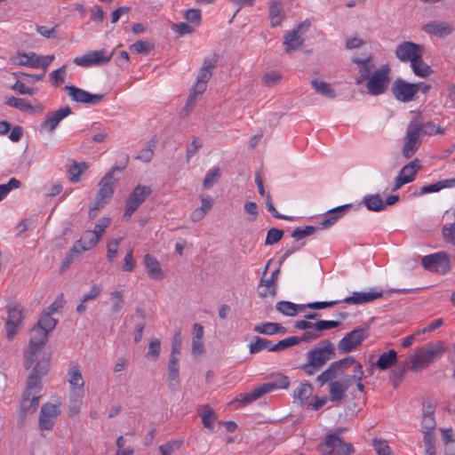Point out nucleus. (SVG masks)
Segmentation results:
<instances>
[{"instance_id": "774afa93", "label": "nucleus", "mask_w": 455, "mask_h": 455, "mask_svg": "<svg viewBox=\"0 0 455 455\" xmlns=\"http://www.w3.org/2000/svg\"><path fill=\"white\" fill-rule=\"evenodd\" d=\"M12 89L20 94L22 95H30L33 96L36 94L37 91L34 87H28L24 83L20 81H16L15 84L12 86Z\"/></svg>"}, {"instance_id": "2eb2a0df", "label": "nucleus", "mask_w": 455, "mask_h": 455, "mask_svg": "<svg viewBox=\"0 0 455 455\" xmlns=\"http://www.w3.org/2000/svg\"><path fill=\"white\" fill-rule=\"evenodd\" d=\"M151 194V188L147 186L138 185L129 196L124 218L128 220L133 214V212L140 207V205L146 200V198Z\"/></svg>"}, {"instance_id": "13d9d810", "label": "nucleus", "mask_w": 455, "mask_h": 455, "mask_svg": "<svg viewBox=\"0 0 455 455\" xmlns=\"http://www.w3.org/2000/svg\"><path fill=\"white\" fill-rule=\"evenodd\" d=\"M153 48L154 45L148 41H137L130 45V51L135 53H148Z\"/></svg>"}, {"instance_id": "37998d69", "label": "nucleus", "mask_w": 455, "mask_h": 455, "mask_svg": "<svg viewBox=\"0 0 455 455\" xmlns=\"http://www.w3.org/2000/svg\"><path fill=\"white\" fill-rule=\"evenodd\" d=\"M216 67V60L213 59H205L199 70L197 79L199 81L208 83L212 75V70Z\"/></svg>"}, {"instance_id": "f03ea898", "label": "nucleus", "mask_w": 455, "mask_h": 455, "mask_svg": "<svg viewBox=\"0 0 455 455\" xmlns=\"http://www.w3.org/2000/svg\"><path fill=\"white\" fill-rule=\"evenodd\" d=\"M50 360V355L39 360L28 378L27 387L20 405L25 413L34 412L38 407L42 389L41 379L48 372Z\"/></svg>"}, {"instance_id": "6e6552de", "label": "nucleus", "mask_w": 455, "mask_h": 455, "mask_svg": "<svg viewBox=\"0 0 455 455\" xmlns=\"http://www.w3.org/2000/svg\"><path fill=\"white\" fill-rule=\"evenodd\" d=\"M404 135V144L402 149L403 156L409 159L419 148L422 142L421 113L413 112Z\"/></svg>"}, {"instance_id": "4d7b16f0", "label": "nucleus", "mask_w": 455, "mask_h": 455, "mask_svg": "<svg viewBox=\"0 0 455 455\" xmlns=\"http://www.w3.org/2000/svg\"><path fill=\"white\" fill-rule=\"evenodd\" d=\"M372 445L378 455H393L392 451L386 440L374 439Z\"/></svg>"}, {"instance_id": "dca6fc26", "label": "nucleus", "mask_w": 455, "mask_h": 455, "mask_svg": "<svg viewBox=\"0 0 455 455\" xmlns=\"http://www.w3.org/2000/svg\"><path fill=\"white\" fill-rule=\"evenodd\" d=\"M425 53V47L410 41H404L399 44L395 50V57L402 62H409L410 64L415 60L419 54Z\"/></svg>"}, {"instance_id": "0e129e2a", "label": "nucleus", "mask_w": 455, "mask_h": 455, "mask_svg": "<svg viewBox=\"0 0 455 455\" xmlns=\"http://www.w3.org/2000/svg\"><path fill=\"white\" fill-rule=\"evenodd\" d=\"M283 235V231L279 228H273L267 231L265 243L266 244H274L279 242Z\"/></svg>"}, {"instance_id": "c85d7f7f", "label": "nucleus", "mask_w": 455, "mask_h": 455, "mask_svg": "<svg viewBox=\"0 0 455 455\" xmlns=\"http://www.w3.org/2000/svg\"><path fill=\"white\" fill-rule=\"evenodd\" d=\"M98 242L99 240L91 231H86L82 237L73 244V251L81 254L84 251L92 249Z\"/></svg>"}, {"instance_id": "6ab92c4d", "label": "nucleus", "mask_w": 455, "mask_h": 455, "mask_svg": "<svg viewBox=\"0 0 455 455\" xmlns=\"http://www.w3.org/2000/svg\"><path fill=\"white\" fill-rule=\"evenodd\" d=\"M366 337L364 329H355L340 339L338 345L339 350L341 353H349L357 348Z\"/></svg>"}, {"instance_id": "72a5a7b5", "label": "nucleus", "mask_w": 455, "mask_h": 455, "mask_svg": "<svg viewBox=\"0 0 455 455\" xmlns=\"http://www.w3.org/2000/svg\"><path fill=\"white\" fill-rule=\"evenodd\" d=\"M5 103L12 108H15L20 111H31V112H41L42 108L40 106L35 108L31 105V103L26 99L16 98L13 96L6 98Z\"/></svg>"}, {"instance_id": "5701e85b", "label": "nucleus", "mask_w": 455, "mask_h": 455, "mask_svg": "<svg viewBox=\"0 0 455 455\" xmlns=\"http://www.w3.org/2000/svg\"><path fill=\"white\" fill-rule=\"evenodd\" d=\"M60 413L59 405L47 403L41 408L39 416V427L44 430H50L53 427L57 417Z\"/></svg>"}, {"instance_id": "69168bd1", "label": "nucleus", "mask_w": 455, "mask_h": 455, "mask_svg": "<svg viewBox=\"0 0 455 455\" xmlns=\"http://www.w3.org/2000/svg\"><path fill=\"white\" fill-rule=\"evenodd\" d=\"M339 325V321L332 320H320L314 323L315 330L318 331L321 334L323 331L336 328Z\"/></svg>"}, {"instance_id": "680f3d73", "label": "nucleus", "mask_w": 455, "mask_h": 455, "mask_svg": "<svg viewBox=\"0 0 455 455\" xmlns=\"http://www.w3.org/2000/svg\"><path fill=\"white\" fill-rule=\"evenodd\" d=\"M315 230H316V228L313 227V226H305L303 228H297L292 231L291 236L293 238H295L296 240H300L303 237L313 235Z\"/></svg>"}, {"instance_id": "bf43d9fd", "label": "nucleus", "mask_w": 455, "mask_h": 455, "mask_svg": "<svg viewBox=\"0 0 455 455\" xmlns=\"http://www.w3.org/2000/svg\"><path fill=\"white\" fill-rule=\"evenodd\" d=\"M182 445L181 440H172L159 447L162 455H172V453L179 450Z\"/></svg>"}, {"instance_id": "bb28decb", "label": "nucleus", "mask_w": 455, "mask_h": 455, "mask_svg": "<svg viewBox=\"0 0 455 455\" xmlns=\"http://www.w3.org/2000/svg\"><path fill=\"white\" fill-rule=\"evenodd\" d=\"M382 296V291L372 289L370 291H355L351 296L344 299L343 301L347 304H363L373 301Z\"/></svg>"}, {"instance_id": "0eeeda50", "label": "nucleus", "mask_w": 455, "mask_h": 455, "mask_svg": "<svg viewBox=\"0 0 455 455\" xmlns=\"http://www.w3.org/2000/svg\"><path fill=\"white\" fill-rule=\"evenodd\" d=\"M446 351V347L441 341L429 343L417 349L411 356L406 368L419 371L427 368L435 360L440 358Z\"/></svg>"}, {"instance_id": "c756f323", "label": "nucleus", "mask_w": 455, "mask_h": 455, "mask_svg": "<svg viewBox=\"0 0 455 455\" xmlns=\"http://www.w3.org/2000/svg\"><path fill=\"white\" fill-rule=\"evenodd\" d=\"M197 414L201 418L204 427L212 432L217 419V414L214 410L208 404H204L197 409Z\"/></svg>"}, {"instance_id": "8fccbe9b", "label": "nucleus", "mask_w": 455, "mask_h": 455, "mask_svg": "<svg viewBox=\"0 0 455 455\" xmlns=\"http://www.w3.org/2000/svg\"><path fill=\"white\" fill-rule=\"evenodd\" d=\"M122 240L123 239L120 237V238L109 239L108 241L106 257L109 262H113L114 259L116 258L118 248H119V245H120Z\"/></svg>"}, {"instance_id": "e433bc0d", "label": "nucleus", "mask_w": 455, "mask_h": 455, "mask_svg": "<svg viewBox=\"0 0 455 455\" xmlns=\"http://www.w3.org/2000/svg\"><path fill=\"white\" fill-rule=\"evenodd\" d=\"M254 331L265 334L275 335L277 333H284L285 328L277 323H260L254 326Z\"/></svg>"}, {"instance_id": "f257e3e1", "label": "nucleus", "mask_w": 455, "mask_h": 455, "mask_svg": "<svg viewBox=\"0 0 455 455\" xmlns=\"http://www.w3.org/2000/svg\"><path fill=\"white\" fill-rule=\"evenodd\" d=\"M365 379L361 363L353 356H347L335 361L316 378L318 384L323 387L327 384L329 400L339 403L345 400L346 394L352 385H355L360 393H364L363 380Z\"/></svg>"}, {"instance_id": "338daca9", "label": "nucleus", "mask_w": 455, "mask_h": 455, "mask_svg": "<svg viewBox=\"0 0 455 455\" xmlns=\"http://www.w3.org/2000/svg\"><path fill=\"white\" fill-rule=\"evenodd\" d=\"M109 224H110V219L103 218V219L100 220L99 223H97L95 225L94 229L92 231H91V232L100 241V239L104 235V233L106 231V228L109 226Z\"/></svg>"}, {"instance_id": "a19ab883", "label": "nucleus", "mask_w": 455, "mask_h": 455, "mask_svg": "<svg viewBox=\"0 0 455 455\" xmlns=\"http://www.w3.org/2000/svg\"><path fill=\"white\" fill-rule=\"evenodd\" d=\"M88 169V164L84 162L77 163L73 161L68 166V172L69 180L76 183L80 180V176Z\"/></svg>"}, {"instance_id": "20e7f679", "label": "nucleus", "mask_w": 455, "mask_h": 455, "mask_svg": "<svg viewBox=\"0 0 455 455\" xmlns=\"http://www.w3.org/2000/svg\"><path fill=\"white\" fill-rule=\"evenodd\" d=\"M273 381L263 383L255 387L250 393H242L230 402L231 404H238V407L246 406L252 402L259 399L265 394L270 393L276 389H286L290 386L289 378L283 373L273 375Z\"/></svg>"}, {"instance_id": "2f4dec72", "label": "nucleus", "mask_w": 455, "mask_h": 455, "mask_svg": "<svg viewBox=\"0 0 455 455\" xmlns=\"http://www.w3.org/2000/svg\"><path fill=\"white\" fill-rule=\"evenodd\" d=\"M168 381L169 387L172 390H176L180 386V375H179V359L178 356L170 358L168 365Z\"/></svg>"}, {"instance_id": "6e6d98bb", "label": "nucleus", "mask_w": 455, "mask_h": 455, "mask_svg": "<svg viewBox=\"0 0 455 455\" xmlns=\"http://www.w3.org/2000/svg\"><path fill=\"white\" fill-rule=\"evenodd\" d=\"M161 350V342L158 339H152L150 340L148 349L147 352V357L149 360L156 361L159 355Z\"/></svg>"}, {"instance_id": "1a4fd4ad", "label": "nucleus", "mask_w": 455, "mask_h": 455, "mask_svg": "<svg viewBox=\"0 0 455 455\" xmlns=\"http://www.w3.org/2000/svg\"><path fill=\"white\" fill-rule=\"evenodd\" d=\"M114 186L115 179L113 173L110 172L107 173L99 183V191L89 212L92 219L96 216L97 211L103 208L110 201L114 194Z\"/></svg>"}, {"instance_id": "aec40b11", "label": "nucleus", "mask_w": 455, "mask_h": 455, "mask_svg": "<svg viewBox=\"0 0 455 455\" xmlns=\"http://www.w3.org/2000/svg\"><path fill=\"white\" fill-rule=\"evenodd\" d=\"M420 169V161L417 158L404 165L395 180V186L392 188V191H395L401 188L403 185L413 181L417 172Z\"/></svg>"}, {"instance_id": "052dcab7", "label": "nucleus", "mask_w": 455, "mask_h": 455, "mask_svg": "<svg viewBox=\"0 0 455 455\" xmlns=\"http://www.w3.org/2000/svg\"><path fill=\"white\" fill-rule=\"evenodd\" d=\"M282 79V75L278 71H270L266 73L262 78V84L265 86L271 87L277 84Z\"/></svg>"}, {"instance_id": "a18cd8bd", "label": "nucleus", "mask_w": 455, "mask_h": 455, "mask_svg": "<svg viewBox=\"0 0 455 455\" xmlns=\"http://www.w3.org/2000/svg\"><path fill=\"white\" fill-rule=\"evenodd\" d=\"M311 84L317 93L329 99L335 97L334 90L331 88L330 84L318 79H315L311 82Z\"/></svg>"}, {"instance_id": "603ef678", "label": "nucleus", "mask_w": 455, "mask_h": 455, "mask_svg": "<svg viewBox=\"0 0 455 455\" xmlns=\"http://www.w3.org/2000/svg\"><path fill=\"white\" fill-rule=\"evenodd\" d=\"M442 235L446 243L455 245V221L444 224L442 228Z\"/></svg>"}, {"instance_id": "4be33fe9", "label": "nucleus", "mask_w": 455, "mask_h": 455, "mask_svg": "<svg viewBox=\"0 0 455 455\" xmlns=\"http://www.w3.org/2000/svg\"><path fill=\"white\" fill-rule=\"evenodd\" d=\"M71 113L72 111L69 106H64L56 111L48 113L40 124L41 129L52 133L57 128L59 124Z\"/></svg>"}, {"instance_id": "e2e57ef3", "label": "nucleus", "mask_w": 455, "mask_h": 455, "mask_svg": "<svg viewBox=\"0 0 455 455\" xmlns=\"http://www.w3.org/2000/svg\"><path fill=\"white\" fill-rule=\"evenodd\" d=\"M154 146L153 142H149L147 147L140 151L137 156V159L141 160L144 163H149L154 156Z\"/></svg>"}, {"instance_id": "49530a36", "label": "nucleus", "mask_w": 455, "mask_h": 455, "mask_svg": "<svg viewBox=\"0 0 455 455\" xmlns=\"http://www.w3.org/2000/svg\"><path fill=\"white\" fill-rule=\"evenodd\" d=\"M363 203L368 210L379 212L385 208V203L379 195H371L363 198Z\"/></svg>"}, {"instance_id": "ea45409f", "label": "nucleus", "mask_w": 455, "mask_h": 455, "mask_svg": "<svg viewBox=\"0 0 455 455\" xmlns=\"http://www.w3.org/2000/svg\"><path fill=\"white\" fill-rule=\"evenodd\" d=\"M110 312L112 315H117L124 306V291L115 290L110 293Z\"/></svg>"}, {"instance_id": "f8f14e48", "label": "nucleus", "mask_w": 455, "mask_h": 455, "mask_svg": "<svg viewBox=\"0 0 455 455\" xmlns=\"http://www.w3.org/2000/svg\"><path fill=\"white\" fill-rule=\"evenodd\" d=\"M7 321L5 323L6 337L12 340L20 331L24 319L23 307L18 302H12L7 305Z\"/></svg>"}, {"instance_id": "423d86ee", "label": "nucleus", "mask_w": 455, "mask_h": 455, "mask_svg": "<svg viewBox=\"0 0 455 455\" xmlns=\"http://www.w3.org/2000/svg\"><path fill=\"white\" fill-rule=\"evenodd\" d=\"M335 356L334 345L329 340H323L307 353V363L300 369L308 376L317 372L328 361Z\"/></svg>"}, {"instance_id": "3c124183", "label": "nucleus", "mask_w": 455, "mask_h": 455, "mask_svg": "<svg viewBox=\"0 0 455 455\" xmlns=\"http://www.w3.org/2000/svg\"><path fill=\"white\" fill-rule=\"evenodd\" d=\"M299 343V337H295V336H291V337H287L282 340H279L277 343L274 344L273 343V351H283L290 347H292V346H295V345H298Z\"/></svg>"}, {"instance_id": "f704fd0d", "label": "nucleus", "mask_w": 455, "mask_h": 455, "mask_svg": "<svg viewBox=\"0 0 455 455\" xmlns=\"http://www.w3.org/2000/svg\"><path fill=\"white\" fill-rule=\"evenodd\" d=\"M396 362L397 353L394 349H390L381 354L374 365L381 371H386L395 365Z\"/></svg>"}, {"instance_id": "473e14b6", "label": "nucleus", "mask_w": 455, "mask_h": 455, "mask_svg": "<svg viewBox=\"0 0 455 455\" xmlns=\"http://www.w3.org/2000/svg\"><path fill=\"white\" fill-rule=\"evenodd\" d=\"M423 55L424 54H419L410 65L415 76L426 78L433 73V70L431 67L423 60Z\"/></svg>"}, {"instance_id": "a878e982", "label": "nucleus", "mask_w": 455, "mask_h": 455, "mask_svg": "<svg viewBox=\"0 0 455 455\" xmlns=\"http://www.w3.org/2000/svg\"><path fill=\"white\" fill-rule=\"evenodd\" d=\"M10 60L15 66L39 68L38 54L34 52L19 51L10 58Z\"/></svg>"}, {"instance_id": "79ce46f5", "label": "nucleus", "mask_w": 455, "mask_h": 455, "mask_svg": "<svg viewBox=\"0 0 455 455\" xmlns=\"http://www.w3.org/2000/svg\"><path fill=\"white\" fill-rule=\"evenodd\" d=\"M269 17L272 26L276 27L281 25L283 13L279 0H272L269 9Z\"/></svg>"}, {"instance_id": "f3484780", "label": "nucleus", "mask_w": 455, "mask_h": 455, "mask_svg": "<svg viewBox=\"0 0 455 455\" xmlns=\"http://www.w3.org/2000/svg\"><path fill=\"white\" fill-rule=\"evenodd\" d=\"M391 92L397 100L401 102H410L416 99L417 88L414 84L399 77L393 82Z\"/></svg>"}, {"instance_id": "b1692460", "label": "nucleus", "mask_w": 455, "mask_h": 455, "mask_svg": "<svg viewBox=\"0 0 455 455\" xmlns=\"http://www.w3.org/2000/svg\"><path fill=\"white\" fill-rule=\"evenodd\" d=\"M65 90L68 92V96L76 102L96 105L104 98L102 94H92L74 85H67Z\"/></svg>"}, {"instance_id": "a211bd4d", "label": "nucleus", "mask_w": 455, "mask_h": 455, "mask_svg": "<svg viewBox=\"0 0 455 455\" xmlns=\"http://www.w3.org/2000/svg\"><path fill=\"white\" fill-rule=\"evenodd\" d=\"M308 27L309 22L305 21L299 24L292 30L286 32L283 36V44L287 53H291L303 45L304 40L302 38V35L308 28Z\"/></svg>"}, {"instance_id": "9b49d317", "label": "nucleus", "mask_w": 455, "mask_h": 455, "mask_svg": "<svg viewBox=\"0 0 455 455\" xmlns=\"http://www.w3.org/2000/svg\"><path fill=\"white\" fill-rule=\"evenodd\" d=\"M390 71L388 65H383L371 74L366 84L369 94L378 96L387 90L390 83Z\"/></svg>"}, {"instance_id": "39448f33", "label": "nucleus", "mask_w": 455, "mask_h": 455, "mask_svg": "<svg viewBox=\"0 0 455 455\" xmlns=\"http://www.w3.org/2000/svg\"><path fill=\"white\" fill-rule=\"evenodd\" d=\"M67 381L69 385V416L76 415L83 404L84 397V379L78 364L70 365L67 372Z\"/></svg>"}, {"instance_id": "412c9836", "label": "nucleus", "mask_w": 455, "mask_h": 455, "mask_svg": "<svg viewBox=\"0 0 455 455\" xmlns=\"http://www.w3.org/2000/svg\"><path fill=\"white\" fill-rule=\"evenodd\" d=\"M421 29L429 36L444 38L451 35L455 28L451 21L431 20L423 25Z\"/></svg>"}, {"instance_id": "7ed1b4c3", "label": "nucleus", "mask_w": 455, "mask_h": 455, "mask_svg": "<svg viewBox=\"0 0 455 455\" xmlns=\"http://www.w3.org/2000/svg\"><path fill=\"white\" fill-rule=\"evenodd\" d=\"M57 324V320L49 314H43L37 323L31 329V338L25 352V365L32 366L37 354L43 349L48 340V336Z\"/></svg>"}, {"instance_id": "c9c22d12", "label": "nucleus", "mask_w": 455, "mask_h": 455, "mask_svg": "<svg viewBox=\"0 0 455 455\" xmlns=\"http://www.w3.org/2000/svg\"><path fill=\"white\" fill-rule=\"evenodd\" d=\"M350 207V205L346 204L342 206H339L337 208H334L332 210H330L323 221L320 223L321 228H326L331 226H332L341 216H343L346 210H347Z\"/></svg>"}, {"instance_id": "09e8293b", "label": "nucleus", "mask_w": 455, "mask_h": 455, "mask_svg": "<svg viewBox=\"0 0 455 455\" xmlns=\"http://www.w3.org/2000/svg\"><path fill=\"white\" fill-rule=\"evenodd\" d=\"M421 129H422V136L423 135L432 136L435 134H443L445 132L444 129L442 126L435 124L433 122L429 121L427 123H423L422 116H421Z\"/></svg>"}, {"instance_id": "c03bdc74", "label": "nucleus", "mask_w": 455, "mask_h": 455, "mask_svg": "<svg viewBox=\"0 0 455 455\" xmlns=\"http://www.w3.org/2000/svg\"><path fill=\"white\" fill-rule=\"evenodd\" d=\"M258 292L261 298H274L276 294V283H274L273 281L261 278Z\"/></svg>"}, {"instance_id": "864d4df0", "label": "nucleus", "mask_w": 455, "mask_h": 455, "mask_svg": "<svg viewBox=\"0 0 455 455\" xmlns=\"http://www.w3.org/2000/svg\"><path fill=\"white\" fill-rule=\"evenodd\" d=\"M21 186L20 180L12 178L6 184L0 185V202L14 188H19Z\"/></svg>"}, {"instance_id": "393cba45", "label": "nucleus", "mask_w": 455, "mask_h": 455, "mask_svg": "<svg viewBox=\"0 0 455 455\" xmlns=\"http://www.w3.org/2000/svg\"><path fill=\"white\" fill-rule=\"evenodd\" d=\"M352 61L358 67L359 76L355 78V84H361L371 76L375 64L371 56L365 59L355 57L352 59Z\"/></svg>"}, {"instance_id": "7c9ffc66", "label": "nucleus", "mask_w": 455, "mask_h": 455, "mask_svg": "<svg viewBox=\"0 0 455 455\" xmlns=\"http://www.w3.org/2000/svg\"><path fill=\"white\" fill-rule=\"evenodd\" d=\"M314 388L308 381H303L298 385L293 391V398L301 404H306L312 396Z\"/></svg>"}, {"instance_id": "58836bf2", "label": "nucleus", "mask_w": 455, "mask_h": 455, "mask_svg": "<svg viewBox=\"0 0 455 455\" xmlns=\"http://www.w3.org/2000/svg\"><path fill=\"white\" fill-rule=\"evenodd\" d=\"M273 342L271 340L261 339L258 336L254 337L249 344V351L251 354H257L262 350L273 351Z\"/></svg>"}, {"instance_id": "cd10ccee", "label": "nucleus", "mask_w": 455, "mask_h": 455, "mask_svg": "<svg viewBox=\"0 0 455 455\" xmlns=\"http://www.w3.org/2000/svg\"><path fill=\"white\" fill-rule=\"evenodd\" d=\"M143 260L148 275L151 279L160 281L165 277V274L155 256L147 253L144 255Z\"/></svg>"}, {"instance_id": "4c0bfd02", "label": "nucleus", "mask_w": 455, "mask_h": 455, "mask_svg": "<svg viewBox=\"0 0 455 455\" xmlns=\"http://www.w3.org/2000/svg\"><path fill=\"white\" fill-rule=\"evenodd\" d=\"M275 308L280 313L288 315V316H295L297 315L299 311H302L306 308L305 305H298L290 301H279Z\"/></svg>"}, {"instance_id": "4468645a", "label": "nucleus", "mask_w": 455, "mask_h": 455, "mask_svg": "<svg viewBox=\"0 0 455 455\" xmlns=\"http://www.w3.org/2000/svg\"><path fill=\"white\" fill-rule=\"evenodd\" d=\"M112 55L113 52L101 49L91 51L84 55L76 57L73 61L76 65L83 68L100 66L108 63L111 60Z\"/></svg>"}, {"instance_id": "de8ad7c7", "label": "nucleus", "mask_w": 455, "mask_h": 455, "mask_svg": "<svg viewBox=\"0 0 455 455\" xmlns=\"http://www.w3.org/2000/svg\"><path fill=\"white\" fill-rule=\"evenodd\" d=\"M67 65H63L60 68L55 69L50 73V82L54 87H59L64 84L67 75Z\"/></svg>"}, {"instance_id": "ddd939ff", "label": "nucleus", "mask_w": 455, "mask_h": 455, "mask_svg": "<svg viewBox=\"0 0 455 455\" xmlns=\"http://www.w3.org/2000/svg\"><path fill=\"white\" fill-rule=\"evenodd\" d=\"M421 264L427 270L438 274H446L451 268L450 257L445 251L424 256Z\"/></svg>"}, {"instance_id": "5fc2aeb1", "label": "nucleus", "mask_w": 455, "mask_h": 455, "mask_svg": "<svg viewBox=\"0 0 455 455\" xmlns=\"http://www.w3.org/2000/svg\"><path fill=\"white\" fill-rule=\"evenodd\" d=\"M220 176V169L215 167L209 170L204 177L203 185L204 188H210L215 184Z\"/></svg>"}, {"instance_id": "9d476101", "label": "nucleus", "mask_w": 455, "mask_h": 455, "mask_svg": "<svg viewBox=\"0 0 455 455\" xmlns=\"http://www.w3.org/2000/svg\"><path fill=\"white\" fill-rule=\"evenodd\" d=\"M322 455H351L355 450L350 443L344 442L337 435L329 434L318 446Z\"/></svg>"}]
</instances>
